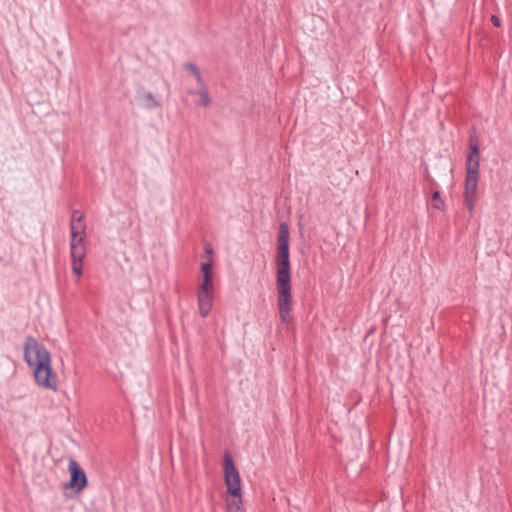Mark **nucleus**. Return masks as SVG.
Segmentation results:
<instances>
[{
	"label": "nucleus",
	"instance_id": "nucleus-1",
	"mask_svg": "<svg viewBox=\"0 0 512 512\" xmlns=\"http://www.w3.org/2000/svg\"><path fill=\"white\" fill-rule=\"evenodd\" d=\"M289 227L286 223L279 226L277 238L276 253V288H277V305L279 317L282 323L289 324L292 322L291 315L293 308L292 283H291V264L289 253Z\"/></svg>",
	"mask_w": 512,
	"mask_h": 512
},
{
	"label": "nucleus",
	"instance_id": "nucleus-2",
	"mask_svg": "<svg viewBox=\"0 0 512 512\" xmlns=\"http://www.w3.org/2000/svg\"><path fill=\"white\" fill-rule=\"evenodd\" d=\"M24 359L27 365L32 368L35 381L39 386L53 391L57 390V376L52 370L51 355L32 336L26 337Z\"/></svg>",
	"mask_w": 512,
	"mask_h": 512
},
{
	"label": "nucleus",
	"instance_id": "nucleus-3",
	"mask_svg": "<svg viewBox=\"0 0 512 512\" xmlns=\"http://www.w3.org/2000/svg\"><path fill=\"white\" fill-rule=\"evenodd\" d=\"M71 250H73L76 257H80L82 248H85L83 241L86 235V224L84 221V215L79 210H74L71 215Z\"/></svg>",
	"mask_w": 512,
	"mask_h": 512
},
{
	"label": "nucleus",
	"instance_id": "nucleus-4",
	"mask_svg": "<svg viewBox=\"0 0 512 512\" xmlns=\"http://www.w3.org/2000/svg\"><path fill=\"white\" fill-rule=\"evenodd\" d=\"M223 472L227 493L231 496H239L242 491L241 478L239 471L235 467L233 459L228 452L224 454Z\"/></svg>",
	"mask_w": 512,
	"mask_h": 512
},
{
	"label": "nucleus",
	"instance_id": "nucleus-5",
	"mask_svg": "<svg viewBox=\"0 0 512 512\" xmlns=\"http://www.w3.org/2000/svg\"><path fill=\"white\" fill-rule=\"evenodd\" d=\"M70 473V481L65 484V489H72L76 493H81L88 485V479L85 471L80 467L78 462L70 459L68 463Z\"/></svg>",
	"mask_w": 512,
	"mask_h": 512
},
{
	"label": "nucleus",
	"instance_id": "nucleus-6",
	"mask_svg": "<svg viewBox=\"0 0 512 512\" xmlns=\"http://www.w3.org/2000/svg\"><path fill=\"white\" fill-rule=\"evenodd\" d=\"M478 176H467L465 178V203L467 208L472 211L477 198Z\"/></svg>",
	"mask_w": 512,
	"mask_h": 512
},
{
	"label": "nucleus",
	"instance_id": "nucleus-7",
	"mask_svg": "<svg viewBox=\"0 0 512 512\" xmlns=\"http://www.w3.org/2000/svg\"><path fill=\"white\" fill-rule=\"evenodd\" d=\"M198 308L199 313L202 317H206L213 305V294L212 293H205V292H198Z\"/></svg>",
	"mask_w": 512,
	"mask_h": 512
},
{
	"label": "nucleus",
	"instance_id": "nucleus-8",
	"mask_svg": "<svg viewBox=\"0 0 512 512\" xmlns=\"http://www.w3.org/2000/svg\"><path fill=\"white\" fill-rule=\"evenodd\" d=\"M226 506L228 512H245L241 493L239 496H231L228 494L226 498Z\"/></svg>",
	"mask_w": 512,
	"mask_h": 512
},
{
	"label": "nucleus",
	"instance_id": "nucleus-9",
	"mask_svg": "<svg viewBox=\"0 0 512 512\" xmlns=\"http://www.w3.org/2000/svg\"><path fill=\"white\" fill-rule=\"evenodd\" d=\"M479 157H467L466 175L479 177Z\"/></svg>",
	"mask_w": 512,
	"mask_h": 512
},
{
	"label": "nucleus",
	"instance_id": "nucleus-10",
	"mask_svg": "<svg viewBox=\"0 0 512 512\" xmlns=\"http://www.w3.org/2000/svg\"><path fill=\"white\" fill-rule=\"evenodd\" d=\"M71 257H72V270L79 278L82 274V262L85 257V248H82V253L80 254V257H76V254H74L73 250H71Z\"/></svg>",
	"mask_w": 512,
	"mask_h": 512
},
{
	"label": "nucleus",
	"instance_id": "nucleus-11",
	"mask_svg": "<svg viewBox=\"0 0 512 512\" xmlns=\"http://www.w3.org/2000/svg\"><path fill=\"white\" fill-rule=\"evenodd\" d=\"M145 100V107L147 109H153L160 106V102L154 97V95L150 92L145 93L143 96Z\"/></svg>",
	"mask_w": 512,
	"mask_h": 512
},
{
	"label": "nucleus",
	"instance_id": "nucleus-12",
	"mask_svg": "<svg viewBox=\"0 0 512 512\" xmlns=\"http://www.w3.org/2000/svg\"><path fill=\"white\" fill-rule=\"evenodd\" d=\"M202 88L200 89L198 95L200 97V101H199V105L200 106H208L211 102V99H210V96L208 94V91L207 89L204 87V85L201 86Z\"/></svg>",
	"mask_w": 512,
	"mask_h": 512
},
{
	"label": "nucleus",
	"instance_id": "nucleus-13",
	"mask_svg": "<svg viewBox=\"0 0 512 512\" xmlns=\"http://www.w3.org/2000/svg\"><path fill=\"white\" fill-rule=\"evenodd\" d=\"M185 68L187 71L191 72L196 77L198 84L202 86L203 79L197 66H195L193 63H187L185 64Z\"/></svg>",
	"mask_w": 512,
	"mask_h": 512
},
{
	"label": "nucleus",
	"instance_id": "nucleus-14",
	"mask_svg": "<svg viewBox=\"0 0 512 512\" xmlns=\"http://www.w3.org/2000/svg\"><path fill=\"white\" fill-rule=\"evenodd\" d=\"M469 150L467 157H479L478 143L473 137L470 138Z\"/></svg>",
	"mask_w": 512,
	"mask_h": 512
},
{
	"label": "nucleus",
	"instance_id": "nucleus-15",
	"mask_svg": "<svg viewBox=\"0 0 512 512\" xmlns=\"http://www.w3.org/2000/svg\"><path fill=\"white\" fill-rule=\"evenodd\" d=\"M432 206L436 209H442L444 206L443 200L440 198V193L435 191L432 196Z\"/></svg>",
	"mask_w": 512,
	"mask_h": 512
},
{
	"label": "nucleus",
	"instance_id": "nucleus-16",
	"mask_svg": "<svg viewBox=\"0 0 512 512\" xmlns=\"http://www.w3.org/2000/svg\"><path fill=\"white\" fill-rule=\"evenodd\" d=\"M213 291V281L203 280L202 284L199 286L198 292L212 293Z\"/></svg>",
	"mask_w": 512,
	"mask_h": 512
},
{
	"label": "nucleus",
	"instance_id": "nucleus-17",
	"mask_svg": "<svg viewBox=\"0 0 512 512\" xmlns=\"http://www.w3.org/2000/svg\"><path fill=\"white\" fill-rule=\"evenodd\" d=\"M212 267H213L212 260H210L208 262H204L201 264V272L202 273L212 272Z\"/></svg>",
	"mask_w": 512,
	"mask_h": 512
},
{
	"label": "nucleus",
	"instance_id": "nucleus-18",
	"mask_svg": "<svg viewBox=\"0 0 512 512\" xmlns=\"http://www.w3.org/2000/svg\"><path fill=\"white\" fill-rule=\"evenodd\" d=\"M491 22L492 24L495 26V27H500L501 26V20L498 16L496 15H492L491 16Z\"/></svg>",
	"mask_w": 512,
	"mask_h": 512
},
{
	"label": "nucleus",
	"instance_id": "nucleus-19",
	"mask_svg": "<svg viewBox=\"0 0 512 512\" xmlns=\"http://www.w3.org/2000/svg\"><path fill=\"white\" fill-rule=\"evenodd\" d=\"M202 275H203V280L213 281V273L212 272L202 273Z\"/></svg>",
	"mask_w": 512,
	"mask_h": 512
},
{
	"label": "nucleus",
	"instance_id": "nucleus-20",
	"mask_svg": "<svg viewBox=\"0 0 512 512\" xmlns=\"http://www.w3.org/2000/svg\"><path fill=\"white\" fill-rule=\"evenodd\" d=\"M205 252H206L207 254H209V255H210V254H212V248H211L209 245H207V246L205 247Z\"/></svg>",
	"mask_w": 512,
	"mask_h": 512
}]
</instances>
